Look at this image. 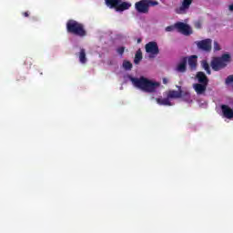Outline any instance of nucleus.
I'll return each mask as SVG.
<instances>
[{"label":"nucleus","mask_w":233,"mask_h":233,"mask_svg":"<svg viewBox=\"0 0 233 233\" xmlns=\"http://www.w3.org/2000/svg\"><path fill=\"white\" fill-rule=\"evenodd\" d=\"M130 81L137 88H139L143 92H147L149 94L156 92V88L159 86V83L152 82V80H149L145 76H140L139 78L131 77Z\"/></svg>","instance_id":"nucleus-1"},{"label":"nucleus","mask_w":233,"mask_h":233,"mask_svg":"<svg viewBox=\"0 0 233 233\" xmlns=\"http://www.w3.org/2000/svg\"><path fill=\"white\" fill-rule=\"evenodd\" d=\"M201 66H202L203 70L206 71V74H208V76H210V74H212V71L210 70V65L208 64V62L207 60L201 61Z\"/></svg>","instance_id":"nucleus-19"},{"label":"nucleus","mask_w":233,"mask_h":233,"mask_svg":"<svg viewBox=\"0 0 233 233\" xmlns=\"http://www.w3.org/2000/svg\"><path fill=\"white\" fill-rule=\"evenodd\" d=\"M228 10H229L230 12H233V4L228 6Z\"/></svg>","instance_id":"nucleus-29"},{"label":"nucleus","mask_w":233,"mask_h":233,"mask_svg":"<svg viewBox=\"0 0 233 233\" xmlns=\"http://www.w3.org/2000/svg\"><path fill=\"white\" fill-rule=\"evenodd\" d=\"M157 105L163 106H172V102H170V98L167 96L166 98H156Z\"/></svg>","instance_id":"nucleus-17"},{"label":"nucleus","mask_w":233,"mask_h":233,"mask_svg":"<svg viewBox=\"0 0 233 233\" xmlns=\"http://www.w3.org/2000/svg\"><path fill=\"white\" fill-rule=\"evenodd\" d=\"M220 61L227 66L228 63H230L231 61V56L230 54H223L221 56L218 57Z\"/></svg>","instance_id":"nucleus-21"},{"label":"nucleus","mask_w":233,"mask_h":233,"mask_svg":"<svg viewBox=\"0 0 233 233\" xmlns=\"http://www.w3.org/2000/svg\"><path fill=\"white\" fill-rule=\"evenodd\" d=\"M66 28L67 34H72L77 37H86V29H85V25L70 19L66 24Z\"/></svg>","instance_id":"nucleus-2"},{"label":"nucleus","mask_w":233,"mask_h":233,"mask_svg":"<svg viewBox=\"0 0 233 233\" xmlns=\"http://www.w3.org/2000/svg\"><path fill=\"white\" fill-rule=\"evenodd\" d=\"M180 98L183 99V101H186V103H190L192 101L190 92H188L187 90L180 89Z\"/></svg>","instance_id":"nucleus-16"},{"label":"nucleus","mask_w":233,"mask_h":233,"mask_svg":"<svg viewBox=\"0 0 233 233\" xmlns=\"http://www.w3.org/2000/svg\"><path fill=\"white\" fill-rule=\"evenodd\" d=\"M196 77L198 81V83L204 84V85H208V76L203 72L199 71L197 73Z\"/></svg>","instance_id":"nucleus-13"},{"label":"nucleus","mask_w":233,"mask_h":233,"mask_svg":"<svg viewBox=\"0 0 233 233\" xmlns=\"http://www.w3.org/2000/svg\"><path fill=\"white\" fill-rule=\"evenodd\" d=\"M208 84L196 83L193 84V88L198 96H203L207 92Z\"/></svg>","instance_id":"nucleus-10"},{"label":"nucleus","mask_w":233,"mask_h":233,"mask_svg":"<svg viewBox=\"0 0 233 233\" xmlns=\"http://www.w3.org/2000/svg\"><path fill=\"white\" fill-rule=\"evenodd\" d=\"M194 26L195 28H197L198 30H199L201 28V21H196L194 23Z\"/></svg>","instance_id":"nucleus-26"},{"label":"nucleus","mask_w":233,"mask_h":233,"mask_svg":"<svg viewBox=\"0 0 233 233\" xmlns=\"http://www.w3.org/2000/svg\"><path fill=\"white\" fill-rule=\"evenodd\" d=\"M177 30L183 35H190L192 34V28L187 24L183 22H177L174 25H168L166 27V32H173V30Z\"/></svg>","instance_id":"nucleus-5"},{"label":"nucleus","mask_w":233,"mask_h":233,"mask_svg":"<svg viewBox=\"0 0 233 233\" xmlns=\"http://www.w3.org/2000/svg\"><path fill=\"white\" fill-rule=\"evenodd\" d=\"M142 59H143V52H141V49H138L135 55V59H134L135 65H139Z\"/></svg>","instance_id":"nucleus-20"},{"label":"nucleus","mask_w":233,"mask_h":233,"mask_svg":"<svg viewBox=\"0 0 233 233\" xmlns=\"http://www.w3.org/2000/svg\"><path fill=\"white\" fill-rule=\"evenodd\" d=\"M188 61L187 57H182L180 62L177 66V72H180L181 74H185L187 72V63Z\"/></svg>","instance_id":"nucleus-11"},{"label":"nucleus","mask_w":233,"mask_h":233,"mask_svg":"<svg viewBox=\"0 0 233 233\" xmlns=\"http://www.w3.org/2000/svg\"><path fill=\"white\" fill-rule=\"evenodd\" d=\"M194 0H182V5L176 9V14L184 15L190 8V5Z\"/></svg>","instance_id":"nucleus-8"},{"label":"nucleus","mask_w":233,"mask_h":233,"mask_svg":"<svg viewBox=\"0 0 233 233\" xmlns=\"http://www.w3.org/2000/svg\"><path fill=\"white\" fill-rule=\"evenodd\" d=\"M132 64L130 63V61L125 60L123 62V67L125 68V70H132Z\"/></svg>","instance_id":"nucleus-22"},{"label":"nucleus","mask_w":233,"mask_h":233,"mask_svg":"<svg viewBox=\"0 0 233 233\" xmlns=\"http://www.w3.org/2000/svg\"><path fill=\"white\" fill-rule=\"evenodd\" d=\"M22 15H24V17H30V13L28 11L22 13Z\"/></svg>","instance_id":"nucleus-27"},{"label":"nucleus","mask_w":233,"mask_h":233,"mask_svg":"<svg viewBox=\"0 0 233 233\" xmlns=\"http://www.w3.org/2000/svg\"><path fill=\"white\" fill-rule=\"evenodd\" d=\"M197 46L199 50L204 52H210L212 50V39L207 38L197 43Z\"/></svg>","instance_id":"nucleus-7"},{"label":"nucleus","mask_w":233,"mask_h":233,"mask_svg":"<svg viewBox=\"0 0 233 233\" xmlns=\"http://www.w3.org/2000/svg\"><path fill=\"white\" fill-rule=\"evenodd\" d=\"M167 96L169 99H179L181 98V88H179L178 91L169 90Z\"/></svg>","instance_id":"nucleus-15"},{"label":"nucleus","mask_w":233,"mask_h":233,"mask_svg":"<svg viewBox=\"0 0 233 233\" xmlns=\"http://www.w3.org/2000/svg\"><path fill=\"white\" fill-rule=\"evenodd\" d=\"M213 48L215 52H219V50H221V46H219V43H218V41H214Z\"/></svg>","instance_id":"nucleus-23"},{"label":"nucleus","mask_w":233,"mask_h":233,"mask_svg":"<svg viewBox=\"0 0 233 233\" xmlns=\"http://www.w3.org/2000/svg\"><path fill=\"white\" fill-rule=\"evenodd\" d=\"M167 83H168V79L163 78V84H164V85H167Z\"/></svg>","instance_id":"nucleus-28"},{"label":"nucleus","mask_w":233,"mask_h":233,"mask_svg":"<svg viewBox=\"0 0 233 233\" xmlns=\"http://www.w3.org/2000/svg\"><path fill=\"white\" fill-rule=\"evenodd\" d=\"M230 83H233V75H230L226 78V85H230Z\"/></svg>","instance_id":"nucleus-25"},{"label":"nucleus","mask_w":233,"mask_h":233,"mask_svg":"<svg viewBox=\"0 0 233 233\" xmlns=\"http://www.w3.org/2000/svg\"><path fill=\"white\" fill-rule=\"evenodd\" d=\"M141 41H142L141 38H137V43L139 44V43H141Z\"/></svg>","instance_id":"nucleus-30"},{"label":"nucleus","mask_w":233,"mask_h":233,"mask_svg":"<svg viewBox=\"0 0 233 233\" xmlns=\"http://www.w3.org/2000/svg\"><path fill=\"white\" fill-rule=\"evenodd\" d=\"M106 5L108 8L115 9L116 12H125L128 10L132 4L127 2H123L121 0H105Z\"/></svg>","instance_id":"nucleus-4"},{"label":"nucleus","mask_w":233,"mask_h":233,"mask_svg":"<svg viewBox=\"0 0 233 233\" xmlns=\"http://www.w3.org/2000/svg\"><path fill=\"white\" fill-rule=\"evenodd\" d=\"M188 66L190 70H196L198 68V56L193 55L187 59Z\"/></svg>","instance_id":"nucleus-14"},{"label":"nucleus","mask_w":233,"mask_h":233,"mask_svg":"<svg viewBox=\"0 0 233 233\" xmlns=\"http://www.w3.org/2000/svg\"><path fill=\"white\" fill-rule=\"evenodd\" d=\"M78 57H79V62L82 65H85L86 63V61H87V59H86V51L85 50V48L80 49Z\"/></svg>","instance_id":"nucleus-18"},{"label":"nucleus","mask_w":233,"mask_h":233,"mask_svg":"<svg viewBox=\"0 0 233 233\" xmlns=\"http://www.w3.org/2000/svg\"><path fill=\"white\" fill-rule=\"evenodd\" d=\"M221 110L224 117H227V119H232L233 118V110L227 105L221 106Z\"/></svg>","instance_id":"nucleus-12"},{"label":"nucleus","mask_w":233,"mask_h":233,"mask_svg":"<svg viewBox=\"0 0 233 233\" xmlns=\"http://www.w3.org/2000/svg\"><path fill=\"white\" fill-rule=\"evenodd\" d=\"M117 54H119V56H123L125 54V46H120L116 49Z\"/></svg>","instance_id":"nucleus-24"},{"label":"nucleus","mask_w":233,"mask_h":233,"mask_svg":"<svg viewBox=\"0 0 233 233\" xmlns=\"http://www.w3.org/2000/svg\"><path fill=\"white\" fill-rule=\"evenodd\" d=\"M210 66L214 72H219V70H222V68L226 67L219 57H214L210 62Z\"/></svg>","instance_id":"nucleus-9"},{"label":"nucleus","mask_w":233,"mask_h":233,"mask_svg":"<svg viewBox=\"0 0 233 233\" xmlns=\"http://www.w3.org/2000/svg\"><path fill=\"white\" fill-rule=\"evenodd\" d=\"M159 2L156 0H140L135 4V9L138 14H148L150 6H157Z\"/></svg>","instance_id":"nucleus-3"},{"label":"nucleus","mask_w":233,"mask_h":233,"mask_svg":"<svg viewBox=\"0 0 233 233\" xmlns=\"http://www.w3.org/2000/svg\"><path fill=\"white\" fill-rule=\"evenodd\" d=\"M146 52L149 54V58L154 59L156 56L159 55V46H157V42L151 41L146 44Z\"/></svg>","instance_id":"nucleus-6"}]
</instances>
